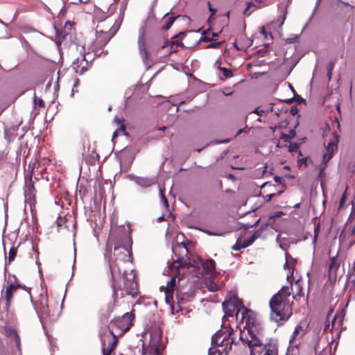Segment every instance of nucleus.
<instances>
[{
  "label": "nucleus",
  "mask_w": 355,
  "mask_h": 355,
  "mask_svg": "<svg viewBox=\"0 0 355 355\" xmlns=\"http://www.w3.org/2000/svg\"><path fill=\"white\" fill-rule=\"evenodd\" d=\"M247 318L246 326L240 331V340L250 348V355H279L278 343L275 340L263 343L261 339L263 326L253 311H244L242 320Z\"/></svg>",
  "instance_id": "1"
},
{
  "label": "nucleus",
  "mask_w": 355,
  "mask_h": 355,
  "mask_svg": "<svg viewBox=\"0 0 355 355\" xmlns=\"http://www.w3.org/2000/svg\"><path fill=\"white\" fill-rule=\"evenodd\" d=\"M112 302L110 303L105 309L102 311V316L107 320L113 312L114 306L118 302L119 291H124L128 295L135 297L139 294L138 284L133 270L127 272L121 268L116 263L111 265Z\"/></svg>",
  "instance_id": "2"
},
{
  "label": "nucleus",
  "mask_w": 355,
  "mask_h": 355,
  "mask_svg": "<svg viewBox=\"0 0 355 355\" xmlns=\"http://www.w3.org/2000/svg\"><path fill=\"white\" fill-rule=\"evenodd\" d=\"M132 240L129 230L126 231L124 228L119 229L110 234L107 243V249L110 248V252L112 247L114 246V257L109 260L110 270L112 263H116L121 268H123L122 266L124 263L132 261Z\"/></svg>",
  "instance_id": "3"
},
{
  "label": "nucleus",
  "mask_w": 355,
  "mask_h": 355,
  "mask_svg": "<svg viewBox=\"0 0 355 355\" xmlns=\"http://www.w3.org/2000/svg\"><path fill=\"white\" fill-rule=\"evenodd\" d=\"M292 289V286H282L269 302L270 317L276 322L282 324L293 315V302L289 300Z\"/></svg>",
  "instance_id": "4"
},
{
  "label": "nucleus",
  "mask_w": 355,
  "mask_h": 355,
  "mask_svg": "<svg viewBox=\"0 0 355 355\" xmlns=\"http://www.w3.org/2000/svg\"><path fill=\"white\" fill-rule=\"evenodd\" d=\"M234 330L231 327H224L218 330L211 338V345L217 347L218 355H228L235 344V338L233 336Z\"/></svg>",
  "instance_id": "5"
},
{
  "label": "nucleus",
  "mask_w": 355,
  "mask_h": 355,
  "mask_svg": "<svg viewBox=\"0 0 355 355\" xmlns=\"http://www.w3.org/2000/svg\"><path fill=\"white\" fill-rule=\"evenodd\" d=\"M223 309L225 313L223 318L225 317H232L235 310L237 309L236 319V320H240L242 323H245V326H246L247 318L245 317V318L242 320V313H244L245 310L252 311L245 307L242 301L237 297H230L229 300H225L223 303Z\"/></svg>",
  "instance_id": "6"
},
{
  "label": "nucleus",
  "mask_w": 355,
  "mask_h": 355,
  "mask_svg": "<svg viewBox=\"0 0 355 355\" xmlns=\"http://www.w3.org/2000/svg\"><path fill=\"white\" fill-rule=\"evenodd\" d=\"M173 252L177 259L173 262L170 269L175 270L180 275L179 271L182 268H189L190 259L188 257L189 250L184 243L177 244L173 248Z\"/></svg>",
  "instance_id": "7"
},
{
  "label": "nucleus",
  "mask_w": 355,
  "mask_h": 355,
  "mask_svg": "<svg viewBox=\"0 0 355 355\" xmlns=\"http://www.w3.org/2000/svg\"><path fill=\"white\" fill-rule=\"evenodd\" d=\"M135 318L134 309H132L130 312L125 313L121 317L114 318L110 322L111 327H110V329L113 331L114 329H119V336H122L133 326Z\"/></svg>",
  "instance_id": "8"
},
{
  "label": "nucleus",
  "mask_w": 355,
  "mask_h": 355,
  "mask_svg": "<svg viewBox=\"0 0 355 355\" xmlns=\"http://www.w3.org/2000/svg\"><path fill=\"white\" fill-rule=\"evenodd\" d=\"M119 27L114 28L107 27L105 29H101L99 25L96 28V38L94 44L100 48L105 46L111 38L115 35Z\"/></svg>",
  "instance_id": "9"
},
{
  "label": "nucleus",
  "mask_w": 355,
  "mask_h": 355,
  "mask_svg": "<svg viewBox=\"0 0 355 355\" xmlns=\"http://www.w3.org/2000/svg\"><path fill=\"white\" fill-rule=\"evenodd\" d=\"M162 331L160 328L155 327L150 331V342L148 351L162 349Z\"/></svg>",
  "instance_id": "10"
},
{
  "label": "nucleus",
  "mask_w": 355,
  "mask_h": 355,
  "mask_svg": "<svg viewBox=\"0 0 355 355\" xmlns=\"http://www.w3.org/2000/svg\"><path fill=\"white\" fill-rule=\"evenodd\" d=\"M137 43H138V49H139V55L142 59L144 64L148 69L150 67V61H149L150 53L146 46L144 32L139 34Z\"/></svg>",
  "instance_id": "11"
},
{
  "label": "nucleus",
  "mask_w": 355,
  "mask_h": 355,
  "mask_svg": "<svg viewBox=\"0 0 355 355\" xmlns=\"http://www.w3.org/2000/svg\"><path fill=\"white\" fill-rule=\"evenodd\" d=\"M334 140L329 142L327 146V153L323 155V162H328L334 156V153L338 149V143L339 141V135L334 132Z\"/></svg>",
  "instance_id": "12"
},
{
  "label": "nucleus",
  "mask_w": 355,
  "mask_h": 355,
  "mask_svg": "<svg viewBox=\"0 0 355 355\" xmlns=\"http://www.w3.org/2000/svg\"><path fill=\"white\" fill-rule=\"evenodd\" d=\"M72 24L70 21H67L62 29H58L55 28L56 30V35L58 39V44H60L64 40H67L69 37L71 40L72 38L71 35V30H72Z\"/></svg>",
  "instance_id": "13"
},
{
  "label": "nucleus",
  "mask_w": 355,
  "mask_h": 355,
  "mask_svg": "<svg viewBox=\"0 0 355 355\" xmlns=\"http://www.w3.org/2000/svg\"><path fill=\"white\" fill-rule=\"evenodd\" d=\"M340 265V262L338 261V256H334L329 258L328 263V275L330 279H336L337 277V270H338Z\"/></svg>",
  "instance_id": "14"
},
{
  "label": "nucleus",
  "mask_w": 355,
  "mask_h": 355,
  "mask_svg": "<svg viewBox=\"0 0 355 355\" xmlns=\"http://www.w3.org/2000/svg\"><path fill=\"white\" fill-rule=\"evenodd\" d=\"M344 317H345V313L343 312V310H342L339 312H337L334 315V318L332 320L331 324H330L329 323L325 325L324 331H327V329H330L331 331L333 330V329H338L343 325Z\"/></svg>",
  "instance_id": "15"
},
{
  "label": "nucleus",
  "mask_w": 355,
  "mask_h": 355,
  "mask_svg": "<svg viewBox=\"0 0 355 355\" xmlns=\"http://www.w3.org/2000/svg\"><path fill=\"white\" fill-rule=\"evenodd\" d=\"M175 284V277H171L170 281L167 282L166 288L165 290V301L168 304H171L173 302V291Z\"/></svg>",
  "instance_id": "16"
},
{
  "label": "nucleus",
  "mask_w": 355,
  "mask_h": 355,
  "mask_svg": "<svg viewBox=\"0 0 355 355\" xmlns=\"http://www.w3.org/2000/svg\"><path fill=\"white\" fill-rule=\"evenodd\" d=\"M297 261L293 258L292 256L286 252V263L284 265V269L290 270L287 274V279L289 280L291 278L293 279V271L296 265Z\"/></svg>",
  "instance_id": "17"
},
{
  "label": "nucleus",
  "mask_w": 355,
  "mask_h": 355,
  "mask_svg": "<svg viewBox=\"0 0 355 355\" xmlns=\"http://www.w3.org/2000/svg\"><path fill=\"white\" fill-rule=\"evenodd\" d=\"M184 34L183 33H180L179 35H175L173 37L171 42L169 41H165L164 44L161 46V49H163L166 47L170 46V51H167V55L171 54L173 52H175V50L173 49V47L174 45H176L178 46L183 47L184 44L182 42H180L178 38L180 35H184Z\"/></svg>",
  "instance_id": "18"
},
{
  "label": "nucleus",
  "mask_w": 355,
  "mask_h": 355,
  "mask_svg": "<svg viewBox=\"0 0 355 355\" xmlns=\"http://www.w3.org/2000/svg\"><path fill=\"white\" fill-rule=\"evenodd\" d=\"M203 270L208 275H213L216 272V263L213 259H207L201 261Z\"/></svg>",
  "instance_id": "19"
},
{
  "label": "nucleus",
  "mask_w": 355,
  "mask_h": 355,
  "mask_svg": "<svg viewBox=\"0 0 355 355\" xmlns=\"http://www.w3.org/2000/svg\"><path fill=\"white\" fill-rule=\"evenodd\" d=\"M6 336L10 339V342L13 340L18 350L20 351V337L17 331L14 329L9 328L6 329Z\"/></svg>",
  "instance_id": "20"
},
{
  "label": "nucleus",
  "mask_w": 355,
  "mask_h": 355,
  "mask_svg": "<svg viewBox=\"0 0 355 355\" xmlns=\"http://www.w3.org/2000/svg\"><path fill=\"white\" fill-rule=\"evenodd\" d=\"M28 199H29V206L31 211L33 212V209L35 208V205L36 203L35 200V189L34 187L33 182L32 180H30L29 184H28Z\"/></svg>",
  "instance_id": "21"
},
{
  "label": "nucleus",
  "mask_w": 355,
  "mask_h": 355,
  "mask_svg": "<svg viewBox=\"0 0 355 355\" xmlns=\"http://www.w3.org/2000/svg\"><path fill=\"white\" fill-rule=\"evenodd\" d=\"M304 288L300 280H297L295 282V291L293 294V299L300 301V299L304 297Z\"/></svg>",
  "instance_id": "22"
},
{
  "label": "nucleus",
  "mask_w": 355,
  "mask_h": 355,
  "mask_svg": "<svg viewBox=\"0 0 355 355\" xmlns=\"http://www.w3.org/2000/svg\"><path fill=\"white\" fill-rule=\"evenodd\" d=\"M193 297V295L191 293H182L180 291H177L176 292V300L180 305L189 302Z\"/></svg>",
  "instance_id": "23"
},
{
  "label": "nucleus",
  "mask_w": 355,
  "mask_h": 355,
  "mask_svg": "<svg viewBox=\"0 0 355 355\" xmlns=\"http://www.w3.org/2000/svg\"><path fill=\"white\" fill-rule=\"evenodd\" d=\"M107 336L110 338V339L108 341V345L107 347L114 351L119 341L117 336L114 334L112 329H110Z\"/></svg>",
  "instance_id": "24"
},
{
  "label": "nucleus",
  "mask_w": 355,
  "mask_h": 355,
  "mask_svg": "<svg viewBox=\"0 0 355 355\" xmlns=\"http://www.w3.org/2000/svg\"><path fill=\"white\" fill-rule=\"evenodd\" d=\"M114 123L119 126V128L116 129V130L113 133V137H117V135L119 134V132H125V126L124 125V119L123 118H117L116 117L114 119Z\"/></svg>",
  "instance_id": "25"
},
{
  "label": "nucleus",
  "mask_w": 355,
  "mask_h": 355,
  "mask_svg": "<svg viewBox=\"0 0 355 355\" xmlns=\"http://www.w3.org/2000/svg\"><path fill=\"white\" fill-rule=\"evenodd\" d=\"M303 331V328L301 325H297L295 328L294 331L291 337L290 338L289 343H294L296 340L301 338L303 336V334H301V332Z\"/></svg>",
  "instance_id": "26"
},
{
  "label": "nucleus",
  "mask_w": 355,
  "mask_h": 355,
  "mask_svg": "<svg viewBox=\"0 0 355 355\" xmlns=\"http://www.w3.org/2000/svg\"><path fill=\"white\" fill-rule=\"evenodd\" d=\"M82 55L77 57L72 62L71 67L77 74H80L81 64H82Z\"/></svg>",
  "instance_id": "27"
},
{
  "label": "nucleus",
  "mask_w": 355,
  "mask_h": 355,
  "mask_svg": "<svg viewBox=\"0 0 355 355\" xmlns=\"http://www.w3.org/2000/svg\"><path fill=\"white\" fill-rule=\"evenodd\" d=\"M19 285H13V284H9L7 287H6V301L8 302H9L12 298V293L16 291L18 288H19Z\"/></svg>",
  "instance_id": "28"
},
{
  "label": "nucleus",
  "mask_w": 355,
  "mask_h": 355,
  "mask_svg": "<svg viewBox=\"0 0 355 355\" xmlns=\"http://www.w3.org/2000/svg\"><path fill=\"white\" fill-rule=\"evenodd\" d=\"M88 55L89 54H86L85 53H84L82 55V64L80 75H83L85 72H86L88 69L89 66L92 64V62H89L88 60L86 58V56Z\"/></svg>",
  "instance_id": "29"
},
{
  "label": "nucleus",
  "mask_w": 355,
  "mask_h": 355,
  "mask_svg": "<svg viewBox=\"0 0 355 355\" xmlns=\"http://www.w3.org/2000/svg\"><path fill=\"white\" fill-rule=\"evenodd\" d=\"M19 128V125L13 126L11 128L6 131V137H7L9 142L14 140L17 136L16 132Z\"/></svg>",
  "instance_id": "30"
},
{
  "label": "nucleus",
  "mask_w": 355,
  "mask_h": 355,
  "mask_svg": "<svg viewBox=\"0 0 355 355\" xmlns=\"http://www.w3.org/2000/svg\"><path fill=\"white\" fill-rule=\"evenodd\" d=\"M99 156L94 151H92V153L89 155H87L85 157V162L89 165H95L96 160L98 159Z\"/></svg>",
  "instance_id": "31"
},
{
  "label": "nucleus",
  "mask_w": 355,
  "mask_h": 355,
  "mask_svg": "<svg viewBox=\"0 0 355 355\" xmlns=\"http://www.w3.org/2000/svg\"><path fill=\"white\" fill-rule=\"evenodd\" d=\"M296 136V132L294 130H291L288 135L282 133L280 139L284 140L286 143H290L291 140Z\"/></svg>",
  "instance_id": "32"
},
{
  "label": "nucleus",
  "mask_w": 355,
  "mask_h": 355,
  "mask_svg": "<svg viewBox=\"0 0 355 355\" xmlns=\"http://www.w3.org/2000/svg\"><path fill=\"white\" fill-rule=\"evenodd\" d=\"M106 336H107L106 334H103V336H102V337H101V342H102V346H103V348H102L103 354V355H111L113 350L107 348L105 346V337H106Z\"/></svg>",
  "instance_id": "33"
},
{
  "label": "nucleus",
  "mask_w": 355,
  "mask_h": 355,
  "mask_svg": "<svg viewBox=\"0 0 355 355\" xmlns=\"http://www.w3.org/2000/svg\"><path fill=\"white\" fill-rule=\"evenodd\" d=\"M176 18L177 17H169L167 18L164 21V24L162 26V29L168 30L174 23Z\"/></svg>",
  "instance_id": "34"
},
{
  "label": "nucleus",
  "mask_w": 355,
  "mask_h": 355,
  "mask_svg": "<svg viewBox=\"0 0 355 355\" xmlns=\"http://www.w3.org/2000/svg\"><path fill=\"white\" fill-rule=\"evenodd\" d=\"M218 69L223 72L225 78H229L233 76L232 71L225 67H219Z\"/></svg>",
  "instance_id": "35"
},
{
  "label": "nucleus",
  "mask_w": 355,
  "mask_h": 355,
  "mask_svg": "<svg viewBox=\"0 0 355 355\" xmlns=\"http://www.w3.org/2000/svg\"><path fill=\"white\" fill-rule=\"evenodd\" d=\"M34 105L35 106H37L39 107H41V108H44V101L40 98H37L35 95V93H34Z\"/></svg>",
  "instance_id": "36"
},
{
  "label": "nucleus",
  "mask_w": 355,
  "mask_h": 355,
  "mask_svg": "<svg viewBox=\"0 0 355 355\" xmlns=\"http://www.w3.org/2000/svg\"><path fill=\"white\" fill-rule=\"evenodd\" d=\"M33 33V35H34V37L37 38V37H40V33L38 31H35V30H33L32 28H31L30 27L28 26H24V33Z\"/></svg>",
  "instance_id": "37"
},
{
  "label": "nucleus",
  "mask_w": 355,
  "mask_h": 355,
  "mask_svg": "<svg viewBox=\"0 0 355 355\" xmlns=\"http://www.w3.org/2000/svg\"><path fill=\"white\" fill-rule=\"evenodd\" d=\"M257 238V236L256 234H254L253 235L251 236V237L248 240H245L243 241V247L247 248L249 245H252Z\"/></svg>",
  "instance_id": "38"
},
{
  "label": "nucleus",
  "mask_w": 355,
  "mask_h": 355,
  "mask_svg": "<svg viewBox=\"0 0 355 355\" xmlns=\"http://www.w3.org/2000/svg\"><path fill=\"white\" fill-rule=\"evenodd\" d=\"M17 254V250L15 248H11L9 251L8 261L9 262L13 261Z\"/></svg>",
  "instance_id": "39"
},
{
  "label": "nucleus",
  "mask_w": 355,
  "mask_h": 355,
  "mask_svg": "<svg viewBox=\"0 0 355 355\" xmlns=\"http://www.w3.org/2000/svg\"><path fill=\"white\" fill-rule=\"evenodd\" d=\"M300 145L297 143L291 144L288 146V151L290 153L296 152L298 150Z\"/></svg>",
  "instance_id": "40"
},
{
  "label": "nucleus",
  "mask_w": 355,
  "mask_h": 355,
  "mask_svg": "<svg viewBox=\"0 0 355 355\" xmlns=\"http://www.w3.org/2000/svg\"><path fill=\"white\" fill-rule=\"evenodd\" d=\"M243 242L241 243V241H237L236 244L232 246V249L233 250L238 251L242 248H246V247H243Z\"/></svg>",
  "instance_id": "41"
},
{
  "label": "nucleus",
  "mask_w": 355,
  "mask_h": 355,
  "mask_svg": "<svg viewBox=\"0 0 355 355\" xmlns=\"http://www.w3.org/2000/svg\"><path fill=\"white\" fill-rule=\"evenodd\" d=\"M223 42H211L208 46H207V48L209 49H218L219 48L222 44Z\"/></svg>",
  "instance_id": "42"
},
{
  "label": "nucleus",
  "mask_w": 355,
  "mask_h": 355,
  "mask_svg": "<svg viewBox=\"0 0 355 355\" xmlns=\"http://www.w3.org/2000/svg\"><path fill=\"white\" fill-rule=\"evenodd\" d=\"M137 183L143 187H149L151 185V182L150 181L143 178L138 180Z\"/></svg>",
  "instance_id": "43"
},
{
  "label": "nucleus",
  "mask_w": 355,
  "mask_h": 355,
  "mask_svg": "<svg viewBox=\"0 0 355 355\" xmlns=\"http://www.w3.org/2000/svg\"><path fill=\"white\" fill-rule=\"evenodd\" d=\"M346 198H347V191H345L343 193V194L340 200L339 209L342 208L344 206L345 201H346Z\"/></svg>",
  "instance_id": "44"
},
{
  "label": "nucleus",
  "mask_w": 355,
  "mask_h": 355,
  "mask_svg": "<svg viewBox=\"0 0 355 355\" xmlns=\"http://www.w3.org/2000/svg\"><path fill=\"white\" fill-rule=\"evenodd\" d=\"M159 192H160V195H161V198H162V200L163 201L164 205L166 207H168V200L166 198V196H164V190H162V189H159Z\"/></svg>",
  "instance_id": "45"
},
{
  "label": "nucleus",
  "mask_w": 355,
  "mask_h": 355,
  "mask_svg": "<svg viewBox=\"0 0 355 355\" xmlns=\"http://www.w3.org/2000/svg\"><path fill=\"white\" fill-rule=\"evenodd\" d=\"M208 31H209V30H206L202 32V35L203 37L201 39L202 41H203V42H211V39L210 37L205 35L206 34H207Z\"/></svg>",
  "instance_id": "46"
},
{
  "label": "nucleus",
  "mask_w": 355,
  "mask_h": 355,
  "mask_svg": "<svg viewBox=\"0 0 355 355\" xmlns=\"http://www.w3.org/2000/svg\"><path fill=\"white\" fill-rule=\"evenodd\" d=\"M298 40H299V36L296 35L294 37H289V38L286 39V42L288 44H292V43H295V42H297Z\"/></svg>",
  "instance_id": "47"
},
{
  "label": "nucleus",
  "mask_w": 355,
  "mask_h": 355,
  "mask_svg": "<svg viewBox=\"0 0 355 355\" xmlns=\"http://www.w3.org/2000/svg\"><path fill=\"white\" fill-rule=\"evenodd\" d=\"M148 355H162V349H154L148 352Z\"/></svg>",
  "instance_id": "48"
},
{
  "label": "nucleus",
  "mask_w": 355,
  "mask_h": 355,
  "mask_svg": "<svg viewBox=\"0 0 355 355\" xmlns=\"http://www.w3.org/2000/svg\"><path fill=\"white\" fill-rule=\"evenodd\" d=\"M23 288H24V291H26L27 292L28 297L30 299V300L32 302L33 301V297H32V295H31V288L26 287V286L24 285Z\"/></svg>",
  "instance_id": "49"
},
{
  "label": "nucleus",
  "mask_w": 355,
  "mask_h": 355,
  "mask_svg": "<svg viewBox=\"0 0 355 355\" xmlns=\"http://www.w3.org/2000/svg\"><path fill=\"white\" fill-rule=\"evenodd\" d=\"M274 180L276 182H277L279 184H283L284 182V178L282 177H279V176H277V175L274 177Z\"/></svg>",
  "instance_id": "50"
},
{
  "label": "nucleus",
  "mask_w": 355,
  "mask_h": 355,
  "mask_svg": "<svg viewBox=\"0 0 355 355\" xmlns=\"http://www.w3.org/2000/svg\"><path fill=\"white\" fill-rule=\"evenodd\" d=\"M24 49H26V50L28 51V49H31L29 42L27 39H25L24 37Z\"/></svg>",
  "instance_id": "51"
},
{
  "label": "nucleus",
  "mask_w": 355,
  "mask_h": 355,
  "mask_svg": "<svg viewBox=\"0 0 355 355\" xmlns=\"http://www.w3.org/2000/svg\"><path fill=\"white\" fill-rule=\"evenodd\" d=\"M38 165V163L36 160L34 161L33 164V166H31V164L30 163L29 165H28V170H30L31 168V173H32L33 169L35 167H37V166Z\"/></svg>",
  "instance_id": "52"
},
{
  "label": "nucleus",
  "mask_w": 355,
  "mask_h": 355,
  "mask_svg": "<svg viewBox=\"0 0 355 355\" xmlns=\"http://www.w3.org/2000/svg\"><path fill=\"white\" fill-rule=\"evenodd\" d=\"M335 62L331 61L327 64V71H333Z\"/></svg>",
  "instance_id": "53"
},
{
  "label": "nucleus",
  "mask_w": 355,
  "mask_h": 355,
  "mask_svg": "<svg viewBox=\"0 0 355 355\" xmlns=\"http://www.w3.org/2000/svg\"><path fill=\"white\" fill-rule=\"evenodd\" d=\"M253 112L256 113L257 114H258L259 116H261L262 113H263V110H260L259 107H257V108H255Z\"/></svg>",
  "instance_id": "54"
},
{
  "label": "nucleus",
  "mask_w": 355,
  "mask_h": 355,
  "mask_svg": "<svg viewBox=\"0 0 355 355\" xmlns=\"http://www.w3.org/2000/svg\"><path fill=\"white\" fill-rule=\"evenodd\" d=\"M276 195H277V194H276V193H270V194L267 195V196H266V201H267V202L270 201V200H271V199H272L274 196H275Z\"/></svg>",
  "instance_id": "55"
},
{
  "label": "nucleus",
  "mask_w": 355,
  "mask_h": 355,
  "mask_svg": "<svg viewBox=\"0 0 355 355\" xmlns=\"http://www.w3.org/2000/svg\"><path fill=\"white\" fill-rule=\"evenodd\" d=\"M29 56L31 57V58L32 60H35V58H37L38 57V55L35 52L33 51L30 53Z\"/></svg>",
  "instance_id": "56"
},
{
  "label": "nucleus",
  "mask_w": 355,
  "mask_h": 355,
  "mask_svg": "<svg viewBox=\"0 0 355 355\" xmlns=\"http://www.w3.org/2000/svg\"><path fill=\"white\" fill-rule=\"evenodd\" d=\"M59 218H60V221L58 220L57 221V225H58V227H60L62 225V219L60 217Z\"/></svg>",
  "instance_id": "57"
},
{
  "label": "nucleus",
  "mask_w": 355,
  "mask_h": 355,
  "mask_svg": "<svg viewBox=\"0 0 355 355\" xmlns=\"http://www.w3.org/2000/svg\"><path fill=\"white\" fill-rule=\"evenodd\" d=\"M209 10L211 11L213 14H214L216 12V10L211 8L209 3Z\"/></svg>",
  "instance_id": "58"
},
{
  "label": "nucleus",
  "mask_w": 355,
  "mask_h": 355,
  "mask_svg": "<svg viewBox=\"0 0 355 355\" xmlns=\"http://www.w3.org/2000/svg\"><path fill=\"white\" fill-rule=\"evenodd\" d=\"M244 130H245V129H243V128H241V129L238 131V132H237L236 135H239L241 134L243 132H244Z\"/></svg>",
  "instance_id": "59"
},
{
  "label": "nucleus",
  "mask_w": 355,
  "mask_h": 355,
  "mask_svg": "<svg viewBox=\"0 0 355 355\" xmlns=\"http://www.w3.org/2000/svg\"><path fill=\"white\" fill-rule=\"evenodd\" d=\"M78 1L80 3H87L89 1V0H78Z\"/></svg>",
  "instance_id": "60"
},
{
  "label": "nucleus",
  "mask_w": 355,
  "mask_h": 355,
  "mask_svg": "<svg viewBox=\"0 0 355 355\" xmlns=\"http://www.w3.org/2000/svg\"><path fill=\"white\" fill-rule=\"evenodd\" d=\"M306 161V159H299V163L301 164V163H305Z\"/></svg>",
  "instance_id": "61"
},
{
  "label": "nucleus",
  "mask_w": 355,
  "mask_h": 355,
  "mask_svg": "<svg viewBox=\"0 0 355 355\" xmlns=\"http://www.w3.org/2000/svg\"><path fill=\"white\" fill-rule=\"evenodd\" d=\"M328 71L327 76L329 77V79H330L331 77L332 71Z\"/></svg>",
  "instance_id": "62"
},
{
  "label": "nucleus",
  "mask_w": 355,
  "mask_h": 355,
  "mask_svg": "<svg viewBox=\"0 0 355 355\" xmlns=\"http://www.w3.org/2000/svg\"><path fill=\"white\" fill-rule=\"evenodd\" d=\"M212 37H217L218 35V33H212Z\"/></svg>",
  "instance_id": "63"
},
{
  "label": "nucleus",
  "mask_w": 355,
  "mask_h": 355,
  "mask_svg": "<svg viewBox=\"0 0 355 355\" xmlns=\"http://www.w3.org/2000/svg\"><path fill=\"white\" fill-rule=\"evenodd\" d=\"M319 229V226H317L315 228V237L317 236V231Z\"/></svg>",
  "instance_id": "64"
}]
</instances>
